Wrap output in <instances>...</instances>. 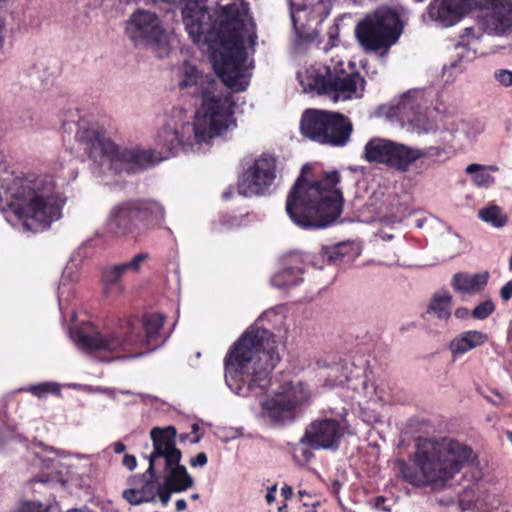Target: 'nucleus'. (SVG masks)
I'll return each instance as SVG.
<instances>
[{
  "mask_svg": "<svg viewBox=\"0 0 512 512\" xmlns=\"http://www.w3.org/2000/svg\"><path fill=\"white\" fill-rule=\"evenodd\" d=\"M332 111L316 108L306 109L301 116L300 132L313 142L322 145L327 132V123Z\"/></svg>",
  "mask_w": 512,
  "mask_h": 512,
  "instance_id": "22",
  "label": "nucleus"
},
{
  "mask_svg": "<svg viewBox=\"0 0 512 512\" xmlns=\"http://www.w3.org/2000/svg\"><path fill=\"white\" fill-rule=\"evenodd\" d=\"M207 455L204 453V452H201V453H198L196 455L195 458H193L191 461H190V464L193 466V467H197V466H204L207 464Z\"/></svg>",
  "mask_w": 512,
  "mask_h": 512,
  "instance_id": "58",
  "label": "nucleus"
},
{
  "mask_svg": "<svg viewBox=\"0 0 512 512\" xmlns=\"http://www.w3.org/2000/svg\"><path fill=\"white\" fill-rule=\"evenodd\" d=\"M114 267V269L121 275V278H123V275L128 272V271H131V268L129 267L128 265V262H123V263H119V264H114L112 265Z\"/></svg>",
  "mask_w": 512,
  "mask_h": 512,
  "instance_id": "62",
  "label": "nucleus"
},
{
  "mask_svg": "<svg viewBox=\"0 0 512 512\" xmlns=\"http://www.w3.org/2000/svg\"><path fill=\"white\" fill-rule=\"evenodd\" d=\"M416 108H418L416 100L412 97L411 91H407L388 106L386 116L388 118H401L408 122L418 121L415 112Z\"/></svg>",
  "mask_w": 512,
  "mask_h": 512,
  "instance_id": "26",
  "label": "nucleus"
},
{
  "mask_svg": "<svg viewBox=\"0 0 512 512\" xmlns=\"http://www.w3.org/2000/svg\"><path fill=\"white\" fill-rule=\"evenodd\" d=\"M220 225L228 228L238 227L241 224V220L234 215L223 214L219 217Z\"/></svg>",
  "mask_w": 512,
  "mask_h": 512,
  "instance_id": "53",
  "label": "nucleus"
},
{
  "mask_svg": "<svg viewBox=\"0 0 512 512\" xmlns=\"http://www.w3.org/2000/svg\"><path fill=\"white\" fill-rule=\"evenodd\" d=\"M475 459L470 447L452 438L423 439L417 444L412 463L395 462L396 473L414 486L443 487Z\"/></svg>",
  "mask_w": 512,
  "mask_h": 512,
  "instance_id": "7",
  "label": "nucleus"
},
{
  "mask_svg": "<svg viewBox=\"0 0 512 512\" xmlns=\"http://www.w3.org/2000/svg\"><path fill=\"white\" fill-rule=\"evenodd\" d=\"M474 10L468 0H431L426 8L428 19L441 28L458 24Z\"/></svg>",
  "mask_w": 512,
  "mask_h": 512,
  "instance_id": "20",
  "label": "nucleus"
},
{
  "mask_svg": "<svg viewBox=\"0 0 512 512\" xmlns=\"http://www.w3.org/2000/svg\"><path fill=\"white\" fill-rule=\"evenodd\" d=\"M465 172L471 176V180L478 187H490L495 183V178L487 173L486 168L482 164H469Z\"/></svg>",
  "mask_w": 512,
  "mask_h": 512,
  "instance_id": "36",
  "label": "nucleus"
},
{
  "mask_svg": "<svg viewBox=\"0 0 512 512\" xmlns=\"http://www.w3.org/2000/svg\"><path fill=\"white\" fill-rule=\"evenodd\" d=\"M165 209L157 201L133 199L116 205L109 214V230L118 236H138L147 230L161 227Z\"/></svg>",
  "mask_w": 512,
  "mask_h": 512,
  "instance_id": "9",
  "label": "nucleus"
},
{
  "mask_svg": "<svg viewBox=\"0 0 512 512\" xmlns=\"http://www.w3.org/2000/svg\"><path fill=\"white\" fill-rule=\"evenodd\" d=\"M123 465L130 471L134 470L137 466L136 457L131 454H125L123 457Z\"/></svg>",
  "mask_w": 512,
  "mask_h": 512,
  "instance_id": "57",
  "label": "nucleus"
},
{
  "mask_svg": "<svg viewBox=\"0 0 512 512\" xmlns=\"http://www.w3.org/2000/svg\"><path fill=\"white\" fill-rule=\"evenodd\" d=\"M415 163L417 168L421 169L422 171L428 170L435 165L429 160V158H420Z\"/></svg>",
  "mask_w": 512,
  "mask_h": 512,
  "instance_id": "60",
  "label": "nucleus"
},
{
  "mask_svg": "<svg viewBox=\"0 0 512 512\" xmlns=\"http://www.w3.org/2000/svg\"><path fill=\"white\" fill-rule=\"evenodd\" d=\"M273 311H264L228 348L223 359L225 384L263 382L280 362L275 334L258 326Z\"/></svg>",
  "mask_w": 512,
  "mask_h": 512,
  "instance_id": "6",
  "label": "nucleus"
},
{
  "mask_svg": "<svg viewBox=\"0 0 512 512\" xmlns=\"http://www.w3.org/2000/svg\"><path fill=\"white\" fill-rule=\"evenodd\" d=\"M344 427L335 419H323L311 423L300 442L313 449H337Z\"/></svg>",
  "mask_w": 512,
  "mask_h": 512,
  "instance_id": "19",
  "label": "nucleus"
},
{
  "mask_svg": "<svg viewBox=\"0 0 512 512\" xmlns=\"http://www.w3.org/2000/svg\"><path fill=\"white\" fill-rule=\"evenodd\" d=\"M150 436L153 442V451L148 457L149 466L144 476H151L157 460L163 459L165 486L175 492L187 490L192 486L193 479L187 473L185 466L180 464L181 451L176 448V429L173 426L155 427L151 430Z\"/></svg>",
  "mask_w": 512,
  "mask_h": 512,
  "instance_id": "10",
  "label": "nucleus"
},
{
  "mask_svg": "<svg viewBox=\"0 0 512 512\" xmlns=\"http://www.w3.org/2000/svg\"><path fill=\"white\" fill-rule=\"evenodd\" d=\"M65 201L55 193L51 176L10 170L0 152V211L22 233H39L62 217Z\"/></svg>",
  "mask_w": 512,
  "mask_h": 512,
  "instance_id": "3",
  "label": "nucleus"
},
{
  "mask_svg": "<svg viewBox=\"0 0 512 512\" xmlns=\"http://www.w3.org/2000/svg\"><path fill=\"white\" fill-rule=\"evenodd\" d=\"M404 22L399 11L388 5H381L356 25L355 36L366 52L387 54L401 37Z\"/></svg>",
  "mask_w": 512,
  "mask_h": 512,
  "instance_id": "8",
  "label": "nucleus"
},
{
  "mask_svg": "<svg viewBox=\"0 0 512 512\" xmlns=\"http://www.w3.org/2000/svg\"><path fill=\"white\" fill-rule=\"evenodd\" d=\"M476 10L487 11L480 18L486 34L503 37L512 32V0H483Z\"/></svg>",
  "mask_w": 512,
  "mask_h": 512,
  "instance_id": "18",
  "label": "nucleus"
},
{
  "mask_svg": "<svg viewBox=\"0 0 512 512\" xmlns=\"http://www.w3.org/2000/svg\"><path fill=\"white\" fill-rule=\"evenodd\" d=\"M61 125L65 153L81 162L92 160L91 171L96 176L107 171L115 175L136 174L180 152H196L212 141L197 142L194 122L183 124L180 130L164 124L157 132V145L163 154L158 158L151 149H120L98 123L82 117L78 108L63 111Z\"/></svg>",
  "mask_w": 512,
  "mask_h": 512,
  "instance_id": "1",
  "label": "nucleus"
},
{
  "mask_svg": "<svg viewBox=\"0 0 512 512\" xmlns=\"http://www.w3.org/2000/svg\"><path fill=\"white\" fill-rule=\"evenodd\" d=\"M480 38H481V34L476 33V30L474 27H466L463 30V33L460 34L459 40L457 42H459L460 46L471 45V40L479 41Z\"/></svg>",
  "mask_w": 512,
  "mask_h": 512,
  "instance_id": "48",
  "label": "nucleus"
},
{
  "mask_svg": "<svg viewBox=\"0 0 512 512\" xmlns=\"http://www.w3.org/2000/svg\"><path fill=\"white\" fill-rule=\"evenodd\" d=\"M165 316L162 313H148L143 316V329L145 331L147 342L156 339L162 329Z\"/></svg>",
  "mask_w": 512,
  "mask_h": 512,
  "instance_id": "35",
  "label": "nucleus"
},
{
  "mask_svg": "<svg viewBox=\"0 0 512 512\" xmlns=\"http://www.w3.org/2000/svg\"><path fill=\"white\" fill-rule=\"evenodd\" d=\"M142 496L143 495L141 491L137 488L126 489L123 492L124 499H126L132 505H139L144 503L145 501Z\"/></svg>",
  "mask_w": 512,
  "mask_h": 512,
  "instance_id": "50",
  "label": "nucleus"
},
{
  "mask_svg": "<svg viewBox=\"0 0 512 512\" xmlns=\"http://www.w3.org/2000/svg\"><path fill=\"white\" fill-rule=\"evenodd\" d=\"M494 79L503 87H512V70L501 68L493 73Z\"/></svg>",
  "mask_w": 512,
  "mask_h": 512,
  "instance_id": "47",
  "label": "nucleus"
},
{
  "mask_svg": "<svg viewBox=\"0 0 512 512\" xmlns=\"http://www.w3.org/2000/svg\"><path fill=\"white\" fill-rule=\"evenodd\" d=\"M231 391L240 397L247 398L251 396L257 397L263 392L265 386H229Z\"/></svg>",
  "mask_w": 512,
  "mask_h": 512,
  "instance_id": "44",
  "label": "nucleus"
},
{
  "mask_svg": "<svg viewBox=\"0 0 512 512\" xmlns=\"http://www.w3.org/2000/svg\"><path fill=\"white\" fill-rule=\"evenodd\" d=\"M300 269L293 270L290 266H283L270 279L273 287L280 290H287L299 286L303 282V277L299 274Z\"/></svg>",
  "mask_w": 512,
  "mask_h": 512,
  "instance_id": "28",
  "label": "nucleus"
},
{
  "mask_svg": "<svg viewBox=\"0 0 512 512\" xmlns=\"http://www.w3.org/2000/svg\"><path fill=\"white\" fill-rule=\"evenodd\" d=\"M347 253L348 246L345 242L322 246L318 253H314L315 260L319 262V265H315V268L323 269L325 264L332 265L345 257Z\"/></svg>",
  "mask_w": 512,
  "mask_h": 512,
  "instance_id": "29",
  "label": "nucleus"
},
{
  "mask_svg": "<svg viewBox=\"0 0 512 512\" xmlns=\"http://www.w3.org/2000/svg\"><path fill=\"white\" fill-rule=\"evenodd\" d=\"M366 80L359 72H352L345 75L335 76L332 80V92L334 93V101L350 100L353 98H361L365 88Z\"/></svg>",
  "mask_w": 512,
  "mask_h": 512,
  "instance_id": "23",
  "label": "nucleus"
},
{
  "mask_svg": "<svg viewBox=\"0 0 512 512\" xmlns=\"http://www.w3.org/2000/svg\"><path fill=\"white\" fill-rule=\"evenodd\" d=\"M20 122L23 127H33L34 125V115L30 110H27L19 116Z\"/></svg>",
  "mask_w": 512,
  "mask_h": 512,
  "instance_id": "54",
  "label": "nucleus"
},
{
  "mask_svg": "<svg viewBox=\"0 0 512 512\" xmlns=\"http://www.w3.org/2000/svg\"><path fill=\"white\" fill-rule=\"evenodd\" d=\"M300 512H325V510L321 509V507L315 503L308 504L304 502L303 510Z\"/></svg>",
  "mask_w": 512,
  "mask_h": 512,
  "instance_id": "61",
  "label": "nucleus"
},
{
  "mask_svg": "<svg viewBox=\"0 0 512 512\" xmlns=\"http://www.w3.org/2000/svg\"><path fill=\"white\" fill-rule=\"evenodd\" d=\"M479 393L494 405H500L504 401V397L501 393L491 388V386H480Z\"/></svg>",
  "mask_w": 512,
  "mask_h": 512,
  "instance_id": "45",
  "label": "nucleus"
},
{
  "mask_svg": "<svg viewBox=\"0 0 512 512\" xmlns=\"http://www.w3.org/2000/svg\"><path fill=\"white\" fill-rule=\"evenodd\" d=\"M312 395L306 386H277L259 399L258 417L274 426H284L295 420L296 411L310 404Z\"/></svg>",
  "mask_w": 512,
  "mask_h": 512,
  "instance_id": "12",
  "label": "nucleus"
},
{
  "mask_svg": "<svg viewBox=\"0 0 512 512\" xmlns=\"http://www.w3.org/2000/svg\"><path fill=\"white\" fill-rule=\"evenodd\" d=\"M454 316L459 320H467L471 316V311L466 307H458L454 311Z\"/></svg>",
  "mask_w": 512,
  "mask_h": 512,
  "instance_id": "59",
  "label": "nucleus"
},
{
  "mask_svg": "<svg viewBox=\"0 0 512 512\" xmlns=\"http://www.w3.org/2000/svg\"><path fill=\"white\" fill-rule=\"evenodd\" d=\"M488 341V335L478 330H469L462 332L449 344V349L454 358L461 356L468 351L485 344Z\"/></svg>",
  "mask_w": 512,
  "mask_h": 512,
  "instance_id": "25",
  "label": "nucleus"
},
{
  "mask_svg": "<svg viewBox=\"0 0 512 512\" xmlns=\"http://www.w3.org/2000/svg\"><path fill=\"white\" fill-rule=\"evenodd\" d=\"M172 492L173 491H170L169 488L165 486V484H160L159 493L157 496H159L160 501L163 505L168 504Z\"/></svg>",
  "mask_w": 512,
  "mask_h": 512,
  "instance_id": "55",
  "label": "nucleus"
},
{
  "mask_svg": "<svg viewBox=\"0 0 512 512\" xmlns=\"http://www.w3.org/2000/svg\"><path fill=\"white\" fill-rule=\"evenodd\" d=\"M126 33L136 47H155L159 46L164 31L157 14L138 9L129 18Z\"/></svg>",
  "mask_w": 512,
  "mask_h": 512,
  "instance_id": "17",
  "label": "nucleus"
},
{
  "mask_svg": "<svg viewBox=\"0 0 512 512\" xmlns=\"http://www.w3.org/2000/svg\"><path fill=\"white\" fill-rule=\"evenodd\" d=\"M495 309L496 307L494 302L491 299H487L479 303L471 311V317H473L476 320H485L495 311Z\"/></svg>",
  "mask_w": 512,
  "mask_h": 512,
  "instance_id": "42",
  "label": "nucleus"
},
{
  "mask_svg": "<svg viewBox=\"0 0 512 512\" xmlns=\"http://www.w3.org/2000/svg\"><path fill=\"white\" fill-rule=\"evenodd\" d=\"M310 164L302 166L286 199V212L291 221L303 230L325 229L336 223L344 204L338 170L323 171L315 180H308Z\"/></svg>",
  "mask_w": 512,
  "mask_h": 512,
  "instance_id": "4",
  "label": "nucleus"
},
{
  "mask_svg": "<svg viewBox=\"0 0 512 512\" xmlns=\"http://www.w3.org/2000/svg\"><path fill=\"white\" fill-rule=\"evenodd\" d=\"M276 157L262 154L243 172L238 181V194L243 197L266 196L276 179Z\"/></svg>",
  "mask_w": 512,
  "mask_h": 512,
  "instance_id": "14",
  "label": "nucleus"
},
{
  "mask_svg": "<svg viewBox=\"0 0 512 512\" xmlns=\"http://www.w3.org/2000/svg\"><path fill=\"white\" fill-rule=\"evenodd\" d=\"M479 218L486 223H490L495 228H501L507 223V216L497 205H491L480 209Z\"/></svg>",
  "mask_w": 512,
  "mask_h": 512,
  "instance_id": "37",
  "label": "nucleus"
},
{
  "mask_svg": "<svg viewBox=\"0 0 512 512\" xmlns=\"http://www.w3.org/2000/svg\"><path fill=\"white\" fill-rule=\"evenodd\" d=\"M463 126L469 127L465 133L468 139L475 138L484 130V124L479 119H471L463 122Z\"/></svg>",
  "mask_w": 512,
  "mask_h": 512,
  "instance_id": "46",
  "label": "nucleus"
},
{
  "mask_svg": "<svg viewBox=\"0 0 512 512\" xmlns=\"http://www.w3.org/2000/svg\"><path fill=\"white\" fill-rule=\"evenodd\" d=\"M172 275L176 281L177 287L180 288L181 277H180V267H179L178 263L175 264V266L172 270Z\"/></svg>",
  "mask_w": 512,
  "mask_h": 512,
  "instance_id": "63",
  "label": "nucleus"
},
{
  "mask_svg": "<svg viewBox=\"0 0 512 512\" xmlns=\"http://www.w3.org/2000/svg\"><path fill=\"white\" fill-rule=\"evenodd\" d=\"M489 278L490 273L488 271L475 274L458 272L452 276L451 286L460 294L473 295L484 290Z\"/></svg>",
  "mask_w": 512,
  "mask_h": 512,
  "instance_id": "24",
  "label": "nucleus"
},
{
  "mask_svg": "<svg viewBox=\"0 0 512 512\" xmlns=\"http://www.w3.org/2000/svg\"><path fill=\"white\" fill-rule=\"evenodd\" d=\"M149 258V254L146 252H141L133 256V258L128 262L131 271L134 273H139L141 269V263Z\"/></svg>",
  "mask_w": 512,
  "mask_h": 512,
  "instance_id": "52",
  "label": "nucleus"
},
{
  "mask_svg": "<svg viewBox=\"0 0 512 512\" xmlns=\"http://www.w3.org/2000/svg\"><path fill=\"white\" fill-rule=\"evenodd\" d=\"M339 44V24L334 23L328 30V42L326 43L324 50L327 52L333 47Z\"/></svg>",
  "mask_w": 512,
  "mask_h": 512,
  "instance_id": "49",
  "label": "nucleus"
},
{
  "mask_svg": "<svg viewBox=\"0 0 512 512\" xmlns=\"http://www.w3.org/2000/svg\"><path fill=\"white\" fill-rule=\"evenodd\" d=\"M456 53L452 56L449 64L443 66V75L449 73L446 82L453 81V73H461L464 69L463 63H468L476 58V50L472 49L470 45L460 46L459 42L455 45Z\"/></svg>",
  "mask_w": 512,
  "mask_h": 512,
  "instance_id": "27",
  "label": "nucleus"
},
{
  "mask_svg": "<svg viewBox=\"0 0 512 512\" xmlns=\"http://www.w3.org/2000/svg\"><path fill=\"white\" fill-rule=\"evenodd\" d=\"M94 253V240L88 239L83 242L71 255L69 262L63 269L62 276L57 289V300L62 319L69 309L70 301L75 297L73 282L78 278L77 270L84 259L90 258Z\"/></svg>",
  "mask_w": 512,
  "mask_h": 512,
  "instance_id": "16",
  "label": "nucleus"
},
{
  "mask_svg": "<svg viewBox=\"0 0 512 512\" xmlns=\"http://www.w3.org/2000/svg\"><path fill=\"white\" fill-rule=\"evenodd\" d=\"M144 484L142 485L139 490L142 493V497L145 502H151L154 501L159 493V486L160 484L157 483L155 473L152 472V475H142Z\"/></svg>",
  "mask_w": 512,
  "mask_h": 512,
  "instance_id": "41",
  "label": "nucleus"
},
{
  "mask_svg": "<svg viewBox=\"0 0 512 512\" xmlns=\"http://www.w3.org/2000/svg\"><path fill=\"white\" fill-rule=\"evenodd\" d=\"M111 447L113 448L114 452L116 454H121L125 451L126 449V446L124 443L118 441V442H115L111 445Z\"/></svg>",
  "mask_w": 512,
  "mask_h": 512,
  "instance_id": "64",
  "label": "nucleus"
},
{
  "mask_svg": "<svg viewBox=\"0 0 512 512\" xmlns=\"http://www.w3.org/2000/svg\"><path fill=\"white\" fill-rule=\"evenodd\" d=\"M480 501L479 486L477 484H473L464 489L459 497V505L462 510H470L478 507Z\"/></svg>",
  "mask_w": 512,
  "mask_h": 512,
  "instance_id": "39",
  "label": "nucleus"
},
{
  "mask_svg": "<svg viewBox=\"0 0 512 512\" xmlns=\"http://www.w3.org/2000/svg\"><path fill=\"white\" fill-rule=\"evenodd\" d=\"M420 158H429L433 164L443 163L450 158L446 148L441 146H429L425 148H412L411 165Z\"/></svg>",
  "mask_w": 512,
  "mask_h": 512,
  "instance_id": "33",
  "label": "nucleus"
},
{
  "mask_svg": "<svg viewBox=\"0 0 512 512\" xmlns=\"http://www.w3.org/2000/svg\"><path fill=\"white\" fill-rule=\"evenodd\" d=\"M314 2H316V0H288L292 27L299 38H302V30L298 26L296 14L309 9L313 6ZM317 2H322V0H317Z\"/></svg>",
  "mask_w": 512,
  "mask_h": 512,
  "instance_id": "38",
  "label": "nucleus"
},
{
  "mask_svg": "<svg viewBox=\"0 0 512 512\" xmlns=\"http://www.w3.org/2000/svg\"><path fill=\"white\" fill-rule=\"evenodd\" d=\"M68 335L78 348L87 352L126 350L136 342L129 324L104 334L93 323L83 322L69 327Z\"/></svg>",
  "mask_w": 512,
  "mask_h": 512,
  "instance_id": "13",
  "label": "nucleus"
},
{
  "mask_svg": "<svg viewBox=\"0 0 512 512\" xmlns=\"http://www.w3.org/2000/svg\"><path fill=\"white\" fill-rule=\"evenodd\" d=\"M452 296L446 289L433 294L430 299L427 313H433L440 320H448L451 316Z\"/></svg>",
  "mask_w": 512,
  "mask_h": 512,
  "instance_id": "30",
  "label": "nucleus"
},
{
  "mask_svg": "<svg viewBox=\"0 0 512 512\" xmlns=\"http://www.w3.org/2000/svg\"><path fill=\"white\" fill-rule=\"evenodd\" d=\"M56 461L52 458H44L38 453H34L33 466L41 469H52L55 466Z\"/></svg>",
  "mask_w": 512,
  "mask_h": 512,
  "instance_id": "51",
  "label": "nucleus"
},
{
  "mask_svg": "<svg viewBox=\"0 0 512 512\" xmlns=\"http://www.w3.org/2000/svg\"><path fill=\"white\" fill-rule=\"evenodd\" d=\"M412 147L389 139L374 137L364 146V159L406 172L411 166Z\"/></svg>",
  "mask_w": 512,
  "mask_h": 512,
  "instance_id": "15",
  "label": "nucleus"
},
{
  "mask_svg": "<svg viewBox=\"0 0 512 512\" xmlns=\"http://www.w3.org/2000/svg\"><path fill=\"white\" fill-rule=\"evenodd\" d=\"M335 76V73H332L330 67H325V73L318 72L316 70L312 71L309 75L311 82L309 83V88L311 90L317 91L320 95H326L332 92V80Z\"/></svg>",
  "mask_w": 512,
  "mask_h": 512,
  "instance_id": "34",
  "label": "nucleus"
},
{
  "mask_svg": "<svg viewBox=\"0 0 512 512\" xmlns=\"http://www.w3.org/2000/svg\"><path fill=\"white\" fill-rule=\"evenodd\" d=\"M352 133L353 123L351 119L341 112L332 111L322 145L345 147L350 142Z\"/></svg>",
  "mask_w": 512,
  "mask_h": 512,
  "instance_id": "21",
  "label": "nucleus"
},
{
  "mask_svg": "<svg viewBox=\"0 0 512 512\" xmlns=\"http://www.w3.org/2000/svg\"><path fill=\"white\" fill-rule=\"evenodd\" d=\"M315 259L316 257L313 252L293 250L283 255L282 265L290 266L293 270L299 268V274L303 276L306 266H312L315 268V265H319V262Z\"/></svg>",
  "mask_w": 512,
  "mask_h": 512,
  "instance_id": "31",
  "label": "nucleus"
},
{
  "mask_svg": "<svg viewBox=\"0 0 512 512\" xmlns=\"http://www.w3.org/2000/svg\"><path fill=\"white\" fill-rule=\"evenodd\" d=\"M15 425L12 423L6 412V404L2 402L0 404V449H2L5 443L12 439L14 434Z\"/></svg>",
  "mask_w": 512,
  "mask_h": 512,
  "instance_id": "40",
  "label": "nucleus"
},
{
  "mask_svg": "<svg viewBox=\"0 0 512 512\" xmlns=\"http://www.w3.org/2000/svg\"><path fill=\"white\" fill-rule=\"evenodd\" d=\"M100 282L103 292L106 296L113 294L119 295L124 291L121 275L114 269L112 265L102 268Z\"/></svg>",
  "mask_w": 512,
  "mask_h": 512,
  "instance_id": "32",
  "label": "nucleus"
},
{
  "mask_svg": "<svg viewBox=\"0 0 512 512\" xmlns=\"http://www.w3.org/2000/svg\"><path fill=\"white\" fill-rule=\"evenodd\" d=\"M17 392H29L38 398H45L48 394L59 395V386H27L20 388Z\"/></svg>",
  "mask_w": 512,
  "mask_h": 512,
  "instance_id": "43",
  "label": "nucleus"
},
{
  "mask_svg": "<svg viewBox=\"0 0 512 512\" xmlns=\"http://www.w3.org/2000/svg\"><path fill=\"white\" fill-rule=\"evenodd\" d=\"M214 72H216L214 70ZM179 88L194 98H200L201 103L194 118V133L197 142H205L237 127L234 117L236 102L232 94L218 93L220 81L215 74H203L196 65L185 60L179 67Z\"/></svg>",
  "mask_w": 512,
  "mask_h": 512,
  "instance_id": "5",
  "label": "nucleus"
},
{
  "mask_svg": "<svg viewBox=\"0 0 512 512\" xmlns=\"http://www.w3.org/2000/svg\"><path fill=\"white\" fill-rule=\"evenodd\" d=\"M339 353L338 357L329 354L316 362L324 384L340 385L353 380H361L360 384L374 383L375 378L370 376L373 371L363 346L346 344Z\"/></svg>",
  "mask_w": 512,
  "mask_h": 512,
  "instance_id": "11",
  "label": "nucleus"
},
{
  "mask_svg": "<svg viewBox=\"0 0 512 512\" xmlns=\"http://www.w3.org/2000/svg\"><path fill=\"white\" fill-rule=\"evenodd\" d=\"M500 297L503 301H508L512 298V280L508 281L500 289Z\"/></svg>",
  "mask_w": 512,
  "mask_h": 512,
  "instance_id": "56",
  "label": "nucleus"
},
{
  "mask_svg": "<svg viewBox=\"0 0 512 512\" xmlns=\"http://www.w3.org/2000/svg\"><path fill=\"white\" fill-rule=\"evenodd\" d=\"M207 1L163 0L181 7L188 35L194 42H199L204 36L213 69L232 92H243L251 78L245 67L247 51L244 46L245 17L249 5L244 1H233L221 6L215 18L208 9Z\"/></svg>",
  "mask_w": 512,
  "mask_h": 512,
  "instance_id": "2",
  "label": "nucleus"
}]
</instances>
